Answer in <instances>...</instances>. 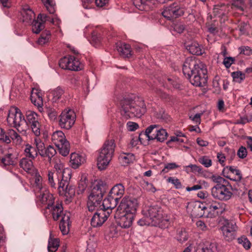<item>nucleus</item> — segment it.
I'll use <instances>...</instances> for the list:
<instances>
[{
	"label": "nucleus",
	"mask_w": 252,
	"mask_h": 252,
	"mask_svg": "<svg viewBox=\"0 0 252 252\" xmlns=\"http://www.w3.org/2000/svg\"><path fill=\"white\" fill-rule=\"evenodd\" d=\"M184 75L194 86H205L207 82V69L203 64L194 57L187 58L183 65Z\"/></svg>",
	"instance_id": "obj_1"
},
{
	"label": "nucleus",
	"mask_w": 252,
	"mask_h": 252,
	"mask_svg": "<svg viewBox=\"0 0 252 252\" xmlns=\"http://www.w3.org/2000/svg\"><path fill=\"white\" fill-rule=\"evenodd\" d=\"M120 106L121 115L126 120L134 117L140 118L147 111L143 98L134 95L124 97L120 101Z\"/></svg>",
	"instance_id": "obj_2"
},
{
	"label": "nucleus",
	"mask_w": 252,
	"mask_h": 252,
	"mask_svg": "<svg viewBox=\"0 0 252 252\" xmlns=\"http://www.w3.org/2000/svg\"><path fill=\"white\" fill-rule=\"evenodd\" d=\"M143 212L153 226L164 229L168 227L170 224V217L164 213L163 209L158 205L150 206Z\"/></svg>",
	"instance_id": "obj_3"
},
{
	"label": "nucleus",
	"mask_w": 252,
	"mask_h": 252,
	"mask_svg": "<svg viewBox=\"0 0 252 252\" xmlns=\"http://www.w3.org/2000/svg\"><path fill=\"white\" fill-rule=\"evenodd\" d=\"M107 186L103 181L100 180L93 187L88 196L87 208L90 212L102 207L103 196L106 191Z\"/></svg>",
	"instance_id": "obj_4"
},
{
	"label": "nucleus",
	"mask_w": 252,
	"mask_h": 252,
	"mask_svg": "<svg viewBox=\"0 0 252 252\" xmlns=\"http://www.w3.org/2000/svg\"><path fill=\"white\" fill-rule=\"evenodd\" d=\"M115 148L114 139L106 140L101 148L97 157V165L100 170L106 168L111 160Z\"/></svg>",
	"instance_id": "obj_5"
},
{
	"label": "nucleus",
	"mask_w": 252,
	"mask_h": 252,
	"mask_svg": "<svg viewBox=\"0 0 252 252\" xmlns=\"http://www.w3.org/2000/svg\"><path fill=\"white\" fill-rule=\"evenodd\" d=\"M8 124L15 127L18 131H26L27 128V121L20 110L16 107H13L9 110L7 118Z\"/></svg>",
	"instance_id": "obj_6"
},
{
	"label": "nucleus",
	"mask_w": 252,
	"mask_h": 252,
	"mask_svg": "<svg viewBox=\"0 0 252 252\" xmlns=\"http://www.w3.org/2000/svg\"><path fill=\"white\" fill-rule=\"evenodd\" d=\"M124 192V186L122 184H116L110 189L107 197L103 200V206L107 208L114 209Z\"/></svg>",
	"instance_id": "obj_7"
},
{
	"label": "nucleus",
	"mask_w": 252,
	"mask_h": 252,
	"mask_svg": "<svg viewBox=\"0 0 252 252\" xmlns=\"http://www.w3.org/2000/svg\"><path fill=\"white\" fill-rule=\"evenodd\" d=\"M184 13V7L180 2H174L164 9L162 15L168 20H173L183 16Z\"/></svg>",
	"instance_id": "obj_8"
},
{
	"label": "nucleus",
	"mask_w": 252,
	"mask_h": 252,
	"mask_svg": "<svg viewBox=\"0 0 252 252\" xmlns=\"http://www.w3.org/2000/svg\"><path fill=\"white\" fill-rule=\"evenodd\" d=\"M97 211L94 215L91 220V224L94 227H97L102 225L106 221L110 215L112 213L113 208H107L103 206Z\"/></svg>",
	"instance_id": "obj_9"
},
{
	"label": "nucleus",
	"mask_w": 252,
	"mask_h": 252,
	"mask_svg": "<svg viewBox=\"0 0 252 252\" xmlns=\"http://www.w3.org/2000/svg\"><path fill=\"white\" fill-rule=\"evenodd\" d=\"M59 125L62 128L69 129L74 124L76 114L70 109H65L60 115Z\"/></svg>",
	"instance_id": "obj_10"
},
{
	"label": "nucleus",
	"mask_w": 252,
	"mask_h": 252,
	"mask_svg": "<svg viewBox=\"0 0 252 252\" xmlns=\"http://www.w3.org/2000/svg\"><path fill=\"white\" fill-rule=\"evenodd\" d=\"M138 205V201L136 198L125 196L122 199L116 211L134 215Z\"/></svg>",
	"instance_id": "obj_11"
},
{
	"label": "nucleus",
	"mask_w": 252,
	"mask_h": 252,
	"mask_svg": "<svg viewBox=\"0 0 252 252\" xmlns=\"http://www.w3.org/2000/svg\"><path fill=\"white\" fill-rule=\"evenodd\" d=\"M220 229L225 241L231 242L235 239L237 236L238 227L235 221L225 220Z\"/></svg>",
	"instance_id": "obj_12"
},
{
	"label": "nucleus",
	"mask_w": 252,
	"mask_h": 252,
	"mask_svg": "<svg viewBox=\"0 0 252 252\" xmlns=\"http://www.w3.org/2000/svg\"><path fill=\"white\" fill-rule=\"evenodd\" d=\"M211 194L215 199L227 201L231 198L233 194L227 187L220 184H217L212 188Z\"/></svg>",
	"instance_id": "obj_13"
},
{
	"label": "nucleus",
	"mask_w": 252,
	"mask_h": 252,
	"mask_svg": "<svg viewBox=\"0 0 252 252\" xmlns=\"http://www.w3.org/2000/svg\"><path fill=\"white\" fill-rule=\"evenodd\" d=\"M134 216V215L130 213L127 214L116 211L115 218L118 220V224L121 227L127 228L132 225Z\"/></svg>",
	"instance_id": "obj_14"
},
{
	"label": "nucleus",
	"mask_w": 252,
	"mask_h": 252,
	"mask_svg": "<svg viewBox=\"0 0 252 252\" xmlns=\"http://www.w3.org/2000/svg\"><path fill=\"white\" fill-rule=\"evenodd\" d=\"M224 210L222 205L216 201L212 203L208 202L206 206V211L208 212L207 216L210 218H215L222 214Z\"/></svg>",
	"instance_id": "obj_15"
},
{
	"label": "nucleus",
	"mask_w": 252,
	"mask_h": 252,
	"mask_svg": "<svg viewBox=\"0 0 252 252\" xmlns=\"http://www.w3.org/2000/svg\"><path fill=\"white\" fill-rule=\"evenodd\" d=\"M160 128V126L158 125H152L148 126L145 132H141L139 134L138 139L139 141L141 140L142 136H145L148 140H155L156 134Z\"/></svg>",
	"instance_id": "obj_16"
},
{
	"label": "nucleus",
	"mask_w": 252,
	"mask_h": 252,
	"mask_svg": "<svg viewBox=\"0 0 252 252\" xmlns=\"http://www.w3.org/2000/svg\"><path fill=\"white\" fill-rule=\"evenodd\" d=\"M191 209V215L195 218H201L205 215L206 206L200 202H196L191 204L189 208Z\"/></svg>",
	"instance_id": "obj_17"
},
{
	"label": "nucleus",
	"mask_w": 252,
	"mask_h": 252,
	"mask_svg": "<svg viewBox=\"0 0 252 252\" xmlns=\"http://www.w3.org/2000/svg\"><path fill=\"white\" fill-rule=\"evenodd\" d=\"M133 4L141 11H149L152 9L155 5L154 0H133Z\"/></svg>",
	"instance_id": "obj_18"
},
{
	"label": "nucleus",
	"mask_w": 252,
	"mask_h": 252,
	"mask_svg": "<svg viewBox=\"0 0 252 252\" xmlns=\"http://www.w3.org/2000/svg\"><path fill=\"white\" fill-rule=\"evenodd\" d=\"M38 198L42 204L47 205L46 207L47 209H50V207H52L54 203L55 198L53 194L46 190L40 193L38 195Z\"/></svg>",
	"instance_id": "obj_19"
},
{
	"label": "nucleus",
	"mask_w": 252,
	"mask_h": 252,
	"mask_svg": "<svg viewBox=\"0 0 252 252\" xmlns=\"http://www.w3.org/2000/svg\"><path fill=\"white\" fill-rule=\"evenodd\" d=\"M116 48L121 57L128 58L131 56V50L130 45L120 42L117 43Z\"/></svg>",
	"instance_id": "obj_20"
},
{
	"label": "nucleus",
	"mask_w": 252,
	"mask_h": 252,
	"mask_svg": "<svg viewBox=\"0 0 252 252\" xmlns=\"http://www.w3.org/2000/svg\"><path fill=\"white\" fill-rule=\"evenodd\" d=\"M50 209L54 220H58L60 217L62 218V217L64 215L63 212V205L61 203H57L56 204L54 203L53 206L50 207ZM65 214H69V213H65Z\"/></svg>",
	"instance_id": "obj_21"
},
{
	"label": "nucleus",
	"mask_w": 252,
	"mask_h": 252,
	"mask_svg": "<svg viewBox=\"0 0 252 252\" xmlns=\"http://www.w3.org/2000/svg\"><path fill=\"white\" fill-rule=\"evenodd\" d=\"M21 15L22 16V22L26 25H31L32 21L35 20V14L30 8H23Z\"/></svg>",
	"instance_id": "obj_22"
},
{
	"label": "nucleus",
	"mask_w": 252,
	"mask_h": 252,
	"mask_svg": "<svg viewBox=\"0 0 252 252\" xmlns=\"http://www.w3.org/2000/svg\"><path fill=\"white\" fill-rule=\"evenodd\" d=\"M186 49L192 55H202V50L200 46L195 41H190L186 43Z\"/></svg>",
	"instance_id": "obj_23"
},
{
	"label": "nucleus",
	"mask_w": 252,
	"mask_h": 252,
	"mask_svg": "<svg viewBox=\"0 0 252 252\" xmlns=\"http://www.w3.org/2000/svg\"><path fill=\"white\" fill-rule=\"evenodd\" d=\"M70 159V165L74 169L78 168L84 161L82 156L75 153L71 154Z\"/></svg>",
	"instance_id": "obj_24"
},
{
	"label": "nucleus",
	"mask_w": 252,
	"mask_h": 252,
	"mask_svg": "<svg viewBox=\"0 0 252 252\" xmlns=\"http://www.w3.org/2000/svg\"><path fill=\"white\" fill-rule=\"evenodd\" d=\"M70 216L69 214H64L60 223V228L63 235L67 234L69 231L68 227L70 225Z\"/></svg>",
	"instance_id": "obj_25"
},
{
	"label": "nucleus",
	"mask_w": 252,
	"mask_h": 252,
	"mask_svg": "<svg viewBox=\"0 0 252 252\" xmlns=\"http://www.w3.org/2000/svg\"><path fill=\"white\" fill-rule=\"evenodd\" d=\"M31 99L32 102L35 105H36V101H37V104L38 106L40 105V103L42 104V95L40 90L35 88L32 89L31 92Z\"/></svg>",
	"instance_id": "obj_26"
},
{
	"label": "nucleus",
	"mask_w": 252,
	"mask_h": 252,
	"mask_svg": "<svg viewBox=\"0 0 252 252\" xmlns=\"http://www.w3.org/2000/svg\"><path fill=\"white\" fill-rule=\"evenodd\" d=\"M227 8L224 4L216 5L213 9V13L215 16L222 18L227 14Z\"/></svg>",
	"instance_id": "obj_27"
},
{
	"label": "nucleus",
	"mask_w": 252,
	"mask_h": 252,
	"mask_svg": "<svg viewBox=\"0 0 252 252\" xmlns=\"http://www.w3.org/2000/svg\"><path fill=\"white\" fill-rule=\"evenodd\" d=\"M66 140L64 134L62 131H56L52 135V141L56 146Z\"/></svg>",
	"instance_id": "obj_28"
},
{
	"label": "nucleus",
	"mask_w": 252,
	"mask_h": 252,
	"mask_svg": "<svg viewBox=\"0 0 252 252\" xmlns=\"http://www.w3.org/2000/svg\"><path fill=\"white\" fill-rule=\"evenodd\" d=\"M134 159V156L131 153H123L119 157L120 161L124 164L133 162Z\"/></svg>",
	"instance_id": "obj_29"
},
{
	"label": "nucleus",
	"mask_w": 252,
	"mask_h": 252,
	"mask_svg": "<svg viewBox=\"0 0 252 252\" xmlns=\"http://www.w3.org/2000/svg\"><path fill=\"white\" fill-rule=\"evenodd\" d=\"M60 154L62 156L65 157L67 156L69 153L70 144L68 141H65L64 142L57 145Z\"/></svg>",
	"instance_id": "obj_30"
},
{
	"label": "nucleus",
	"mask_w": 252,
	"mask_h": 252,
	"mask_svg": "<svg viewBox=\"0 0 252 252\" xmlns=\"http://www.w3.org/2000/svg\"><path fill=\"white\" fill-rule=\"evenodd\" d=\"M27 157L34 159L38 155L36 148H34L30 144L26 145V148L24 150Z\"/></svg>",
	"instance_id": "obj_31"
},
{
	"label": "nucleus",
	"mask_w": 252,
	"mask_h": 252,
	"mask_svg": "<svg viewBox=\"0 0 252 252\" xmlns=\"http://www.w3.org/2000/svg\"><path fill=\"white\" fill-rule=\"evenodd\" d=\"M82 68V65L78 59L74 57L70 56V65H69V70H79Z\"/></svg>",
	"instance_id": "obj_32"
},
{
	"label": "nucleus",
	"mask_w": 252,
	"mask_h": 252,
	"mask_svg": "<svg viewBox=\"0 0 252 252\" xmlns=\"http://www.w3.org/2000/svg\"><path fill=\"white\" fill-rule=\"evenodd\" d=\"M20 166L26 171L31 170L33 167L32 160L27 158H23L20 161Z\"/></svg>",
	"instance_id": "obj_33"
},
{
	"label": "nucleus",
	"mask_w": 252,
	"mask_h": 252,
	"mask_svg": "<svg viewBox=\"0 0 252 252\" xmlns=\"http://www.w3.org/2000/svg\"><path fill=\"white\" fill-rule=\"evenodd\" d=\"M59 240L57 238H52L50 237L48 241V249L49 252H55L59 247Z\"/></svg>",
	"instance_id": "obj_34"
},
{
	"label": "nucleus",
	"mask_w": 252,
	"mask_h": 252,
	"mask_svg": "<svg viewBox=\"0 0 252 252\" xmlns=\"http://www.w3.org/2000/svg\"><path fill=\"white\" fill-rule=\"evenodd\" d=\"M49 120L52 122H57L58 114L56 110L53 108L46 107L44 111Z\"/></svg>",
	"instance_id": "obj_35"
},
{
	"label": "nucleus",
	"mask_w": 252,
	"mask_h": 252,
	"mask_svg": "<svg viewBox=\"0 0 252 252\" xmlns=\"http://www.w3.org/2000/svg\"><path fill=\"white\" fill-rule=\"evenodd\" d=\"M48 183L53 188H56V182L59 181V175L57 173L49 171L48 174Z\"/></svg>",
	"instance_id": "obj_36"
},
{
	"label": "nucleus",
	"mask_w": 252,
	"mask_h": 252,
	"mask_svg": "<svg viewBox=\"0 0 252 252\" xmlns=\"http://www.w3.org/2000/svg\"><path fill=\"white\" fill-rule=\"evenodd\" d=\"M47 10L50 14H54L56 11V3L54 0H41Z\"/></svg>",
	"instance_id": "obj_37"
},
{
	"label": "nucleus",
	"mask_w": 252,
	"mask_h": 252,
	"mask_svg": "<svg viewBox=\"0 0 252 252\" xmlns=\"http://www.w3.org/2000/svg\"><path fill=\"white\" fill-rule=\"evenodd\" d=\"M56 150L52 146L49 145L43 153V156L41 157H47L48 161L51 162L52 158L56 154Z\"/></svg>",
	"instance_id": "obj_38"
},
{
	"label": "nucleus",
	"mask_w": 252,
	"mask_h": 252,
	"mask_svg": "<svg viewBox=\"0 0 252 252\" xmlns=\"http://www.w3.org/2000/svg\"><path fill=\"white\" fill-rule=\"evenodd\" d=\"M238 28L241 35H249L251 31V28L249 24L245 22L240 23Z\"/></svg>",
	"instance_id": "obj_39"
},
{
	"label": "nucleus",
	"mask_w": 252,
	"mask_h": 252,
	"mask_svg": "<svg viewBox=\"0 0 252 252\" xmlns=\"http://www.w3.org/2000/svg\"><path fill=\"white\" fill-rule=\"evenodd\" d=\"M32 25V31L33 32L38 34L44 28V25L43 23L38 20H33L31 24Z\"/></svg>",
	"instance_id": "obj_40"
},
{
	"label": "nucleus",
	"mask_w": 252,
	"mask_h": 252,
	"mask_svg": "<svg viewBox=\"0 0 252 252\" xmlns=\"http://www.w3.org/2000/svg\"><path fill=\"white\" fill-rule=\"evenodd\" d=\"M168 136V133L165 129L160 127L158 132L156 134L155 140L160 142L164 141Z\"/></svg>",
	"instance_id": "obj_41"
},
{
	"label": "nucleus",
	"mask_w": 252,
	"mask_h": 252,
	"mask_svg": "<svg viewBox=\"0 0 252 252\" xmlns=\"http://www.w3.org/2000/svg\"><path fill=\"white\" fill-rule=\"evenodd\" d=\"M34 143L38 154H39L41 157L43 156V153L46 149L44 143L40 139L36 138L34 139Z\"/></svg>",
	"instance_id": "obj_42"
},
{
	"label": "nucleus",
	"mask_w": 252,
	"mask_h": 252,
	"mask_svg": "<svg viewBox=\"0 0 252 252\" xmlns=\"http://www.w3.org/2000/svg\"><path fill=\"white\" fill-rule=\"evenodd\" d=\"M1 162L4 165H14L15 161L12 154H6L4 157L1 158Z\"/></svg>",
	"instance_id": "obj_43"
},
{
	"label": "nucleus",
	"mask_w": 252,
	"mask_h": 252,
	"mask_svg": "<svg viewBox=\"0 0 252 252\" xmlns=\"http://www.w3.org/2000/svg\"><path fill=\"white\" fill-rule=\"evenodd\" d=\"M27 116V124L29 123L31 124L33 123L38 122V115L37 114L33 111H28L26 114Z\"/></svg>",
	"instance_id": "obj_44"
},
{
	"label": "nucleus",
	"mask_w": 252,
	"mask_h": 252,
	"mask_svg": "<svg viewBox=\"0 0 252 252\" xmlns=\"http://www.w3.org/2000/svg\"><path fill=\"white\" fill-rule=\"evenodd\" d=\"M231 76L233 81L238 83H241L245 78V74L240 71L233 72Z\"/></svg>",
	"instance_id": "obj_45"
},
{
	"label": "nucleus",
	"mask_w": 252,
	"mask_h": 252,
	"mask_svg": "<svg viewBox=\"0 0 252 252\" xmlns=\"http://www.w3.org/2000/svg\"><path fill=\"white\" fill-rule=\"evenodd\" d=\"M50 35L49 31L43 32L38 40V43L40 45H43L47 43L50 40Z\"/></svg>",
	"instance_id": "obj_46"
},
{
	"label": "nucleus",
	"mask_w": 252,
	"mask_h": 252,
	"mask_svg": "<svg viewBox=\"0 0 252 252\" xmlns=\"http://www.w3.org/2000/svg\"><path fill=\"white\" fill-rule=\"evenodd\" d=\"M64 90L61 87H58L52 91L53 101H56L59 99L64 94Z\"/></svg>",
	"instance_id": "obj_47"
},
{
	"label": "nucleus",
	"mask_w": 252,
	"mask_h": 252,
	"mask_svg": "<svg viewBox=\"0 0 252 252\" xmlns=\"http://www.w3.org/2000/svg\"><path fill=\"white\" fill-rule=\"evenodd\" d=\"M140 185L143 189L147 191L155 192L156 190V188L152 183L145 180H142L140 182Z\"/></svg>",
	"instance_id": "obj_48"
},
{
	"label": "nucleus",
	"mask_w": 252,
	"mask_h": 252,
	"mask_svg": "<svg viewBox=\"0 0 252 252\" xmlns=\"http://www.w3.org/2000/svg\"><path fill=\"white\" fill-rule=\"evenodd\" d=\"M75 194L74 188L69 185L67 186L66 189L62 190V192L60 194L61 195H64L67 197H71Z\"/></svg>",
	"instance_id": "obj_49"
},
{
	"label": "nucleus",
	"mask_w": 252,
	"mask_h": 252,
	"mask_svg": "<svg viewBox=\"0 0 252 252\" xmlns=\"http://www.w3.org/2000/svg\"><path fill=\"white\" fill-rule=\"evenodd\" d=\"M238 242L239 244H241L246 250H249L251 248V243L245 236H242L239 238L238 239Z\"/></svg>",
	"instance_id": "obj_50"
},
{
	"label": "nucleus",
	"mask_w": 252,
	"mask_h": 252,
	"mask_svg": "<svg viewBox=\"0 0 252 252\" xmlns=\"http://www.w3.org/2000/svg\"><path fill=\"white\" fill-rule=\"evenodd\" d=\"M59 66L63 69H68L69 65H70V57L67 58L66 57L61 59L59 61Z\"/></svg>",
	"instance_id": "obj_51"
},
{
	"label": "nucleus",
	"mask_w": 252,
	"mask_h": 252,
	"mask_svg": "<svg viewBox=\"0 0 252 252\" xmlns=\"http://www.w3.org/2000/svg\"><path fill=\"white\" fill-rule=\"evenodd\" d=\"M177 240L181 243H183L188 240V236L187 232L185 231V230H183L182 229L181 230L178 231L177 236Z\"/></svg>",
	"instance_id": "obj_52"
},
{
	"label": "nucleus",
	"mask_w": 252,
	"mask_h": 252,
	"mask_svg": "<svg viewBox=\"0 0 252 252\" xmlns=\"http://www.w3.org/2000/svg\"><path fill=\"white\" fill-rule=\"evenodd\" d=\"M179 167V166L175 163H169L166 164L164 168L161 171L160 174L163 175L168 172L169 170H172Z\"/></svg>",
	"instance_id": "obj_53"
},
{
	"label": "nucleus",
	"mask_w": 252,
	"mask_h": 252,
	"mask_svg": "<svg viewBox=\"0 0 252 252\" xmlns=\"http://www.w3.org/2000/svg\"><path fill=\"white\" fill-rule=\"evenodd\" d=\"M202 252H218L216 243H211L208 246L203 248L201 249Z\"/></svg>",
	"instance_id": "obj_54"
},
{
	"label": "nucleus",
	"mask_w": 252,
	"mask_h": 252,
	"mask_svg": "<svg viewBox=\"0 0 252 252\" xmlns=\"http://www.w3.org/2000/svg\"><path fill=\"white\" fill-rule=\"evenodd\" d=\"M232 6L241 11L244 10L245 4L243 0H233Z\"/></svg>",
	"instance_id": "obj_55"
},
{
	"label": "nucleus",
	"mask_w": 252,
	"mask_h": 252,
	"mask_svg": "<svg viewBox=\"0 0 252 252\" xmlns=\"http://www.w3.org/2000/svg\"><path fill=\"white\" fill-rule=\"evenodd\" d=\"M62 179L69 181L71 177V170L70 168L64 169L61 173Z\"/></svg>",
	"instance_id": "obj_56"
},
{
	"label": "nucleus",
	"mask_w": 252,
	"mask_h": 252,
	"mask_svg": "<svg viewBox=\"0 0 252 252\" xmlns=\"http://www.w3.org/2000/svg\"><path fill=\"white\" fill-rule=\"evenodd\" d=\"M58 182V189L59 191V193L60 194L62 192V190H64L65 189H66L67 186L69 185V181H66L65 180L62 179L60 182Z\"/></svg>",
	"instance_id": "obj_57"
},
{
	"label": "nucleus",
	"mask_w": 252,
	"mask_h": 252,
	"mask_svg": "<svg viewBox=\"0 0 252 252\" xmlns=\"http://www.w3.org/2000/svg\"><path fill=\"white\" fill-rule=\"evenodd\" d=\"M32 132L36 136H39L40 134V125L39 123L36 122L35 123L30 124Z\"/></svg>",
	"instance_id": "obj_58"
},
{
	"label": "nucleus",
	"mask_w": 252,
	"mask_h": 252,
	"mask_svg": "<svg viewBox=\"0 0 252 252\" xmlns=\"http://www.w3.org/2000/svg\"><path fill=\"white\" fill-rule=\"evenodd\" d=\"M199 162L204 165L206 167H209L212 165V160L206 156H203L198 159Z\"/></svg>",
	"instance_id": "obj_59"
},
{
	"label": "nucleus",
	"mask_w": 252,
	"mask_h": 252,
	"mask_svg": "<svg viewBox=\"0 0 252 252\" xmlns=\"http://www.w3.org/2000/svg\"><path fill=\"white\" fill-rule=\"evenodd\" d=\"M167 181L173 184L176 189H180L182 188V185L181 182L177 178L175 179L173 177H170L168 178Z\"/></svg>",
	"instance_id": "obj_60"
},
{
	"label": "nucleus",
	"mask_w": 252,
	"mask_h": 252,
	"mask_svg": "<svg viewBox=\"0 0 252 252\" xmlns=\"http://www.w3.org/2000/svg\"><path fill=\"white\" fill-rule=\"evenodd\" d=\"M54 168L57 171V173H61L64 169L63 163L59 159H56L55 162Z\"/></svg>",
	"instance_id": "obj_61"
},
{
	"label": "nucleus",
	"mask_w": 252,
	"mask_h": 252,
	"mask_svg": "<svg viewBox=\"0 0 252 252\" xmlns=\"http://www.w3.org/2000/svg\"><path fill=\"white\" fill-rule=\"evenodd\" d=\"M172 28L173 30L179 33H182L185 30V26L181 23H177L174 24Z\"/></svg>",
	"instance_id": "obj_62"
},
{
	"label": "nucleus",
	"mask_w": 252,
	"mask_h": 252,
	"mask_svg": "<svg viewBox=\"0 0 252 252\" xmlns=\"http://www.w3.org/2000/svg\"><path fill=\"white\" fill-rule=\"evenodd\" d=\"M235 62V58L231 57H225L223 61V64L226 68H229L232 64Z\"/></svg>",
	"instance_id": "obj_63"
},
{
	"label": "nucleus",
	"mask_w": 252,
	"mask_h": 252,
	"mask_svg": "<svg viewBox=\"0 0 252 252\" xmlns=\"http://www.w3.org/2000/svg\"><path fill=\"white\" fill-rule=\"evenodd\" d=\"M238 156L241 158H244L247 156V149L244 146H241L237 152Z\"/></svg>",
	"instance_id": "obj_64"
}]
</instances>
